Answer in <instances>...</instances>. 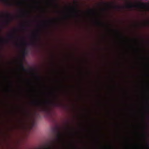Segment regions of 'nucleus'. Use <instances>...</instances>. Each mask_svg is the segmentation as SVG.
I'll use <instances>...</instances> for the list:
<instances>
[{
	"label": "nucleus",
	"mask_w": 149,
	"mask_h": 149,
	"mask_svg": "<svg viewBox=\"0 0 149 149\" xmlns=\"http://www.w3.org/2000/svg\"><path fill=\"white\" fill-rule=\"evenodd\" d=\"M125 8H126L132 9L133 8H139L145 9L147 11H149V3L139 2L137 4H134L130 3L126 5L125 6H116L114 8L118 9H122Z\"/></svg>",
	"instance_id": "f257e3e1"
},
{
	"label": "nucleus",
	"mask_w": 149,
	"mask_h": 149,
	"mask_svg": "<svg viewBox=\"0 0 149 149\" xmlns=\"http://www.w3.org/2000/svg\"><path fill=\"white\" fill-rule=\"evenodd\" d=\"M33 102V104L39 107L43 111H45L46 110V108L44 107L45 106L46 104H48L51 103V102L49 101L42 102L40 100H38L36 102Z\"/></svg>",
	"instance_id": "f03ea898"
},
{
	"label": "nucleus",
	"mask_w": 149,
	"mask_h": 149,
	"mask_svg": "<svg viewBox=\"0 0 149 149\" xmlns=\"http://www.w3.org/2000/svg\"><path fill=\"white\" fill-rule=\"evenodd\" d=\"M54 131L56 133V139L54 141V142H53V143H55L61 140L62 135L59 131V128L58 127L55 128L54 130Z\"/></svg>",
	"instance_id": "7ed1b4c3"
},
{
	"label": "nucleus",
	"mask_w": 149,
	"mask_h": 149,
	"mask_svg": "<svg viewBox=\"0 0 149 149\" xmlns=\"http://www.w3.org/2000/svg\"><path fill=\"white\" fill-rule=\"evenodd\" d=\"M75 6H72V8L74 13V16L76 17H79V13L81 12V11L78 9L77 8V4L76 2L74 3Z\"/></svg>",
	"instance_id": "20e7f679"
},
{
	"label": "nucleus",
	"mask_w": 149,
	"mask_h": 149,
	"mask_svg": "<svg viewBox=\"0 0 149 149\" xmlns=\"http://www.w3.org/2000/svg\"><path fill=\"white\" fill-rule=\"evenodd\" d=\"M5 15L6 17L8 19V20H6L5 22V23L6 24L8 25L10 22L13 19V17L11 14L9 13L6 14Z\"/></svg>",
	"instance_id": "39448f33"
},
{
	"label": "nucleus",
	"mask_w": 149,
	"mask_h": 149,
	"mask_svg": "<svg viewBox=\"0 0 149 149\" xmlns=\"http://www.w3.org/2000/svg\"><path fill=\"white\" fill-rule=\"evenodd\" d=\"M20 65L21 67L22 68V70L23 71H27V70L25 68V67L24 66V65L23 64L22 61H21Z\"/></svg>",
	"instance_id": "423d86ee"
},
{
	"label": "nucleus",
	"mask_w": 149,
	"mask_h": 149,
	"mask_svg": "<svg viewBox=\"0 0 149 149\" xmlns=\"http://www.w3.org/2000/svg\"><path fill=\"white\" fill-rule=\"evenodd\" d=\"M102 4L108 7H111L110 5L108 3H107L103 2L102 3V4H100V5L101 6V5H102Z\"/></svg>",
	"instance_id": "0eeeda50"
},
{
	"label": "nucleus",
	"mask_w": 149,
	"mask_h": 149,
	"mask_svg": "<svg viewBox=\"0 0 149 149\" xmlns=\"http://www.w3.org/2000/svg\"><path fill=\"white\" fill-rule=\"evenodd\" d=\"M55 106L57 107H61L62 105V104L59 102L55 103H54Z\"/></svg>",
	"instance_id": "6e6552de"
},
{
	"label": "nucleus",
	"mask_w": 149,
	"mask_h": 149,
	"mask_svg": "<svg viewBox=\"0 0 149 149\" xmlns=\"http://www.w3.org/2000/svg\"><path fill=\"white\" fill-rule=\"evenodd\" d=\"M34 37L36 39V40H38L39 39V35L38 34L36 33L34 34Z\"/></svg>",
	"instance_id": "1a4fd4ad"
},
{
	"label": "nucleus",
	"mask_w": 149,
	"mask_h": 149,
	"mask_svg": "<svg viewBox=\"0 0 149 149\" xmlns=\"http://www.w3.org/2000/svg\"><path fill=\"white\" fill-rule=\"evenodd\" d=\"M27 54V52L26 51V49H25L22 52V55L24 57Z\"/></svg>",
	"instance_id": "9d476101"
},
{
	"label": "nucleus",
	"mask_w": 149,
	"mask_h": 149,
	"mask_svg": "<svg viewBox=\"0 0 149 149\" xmlns=\"http://www.w3.org/2000/svg\"><path fill=\"white\" fill-rule=\"evenodd\" d=\"M55 147L54 146H52L51 147H47L45 149H55Z\"/></svg>",
	"instance_id": "9b49d317"
},
{
	"label": "nucleus",
	"mask_w": 149,
	"mask_h": 149,
	"mask_svg": "<svg viewBox=\"0 0 149 149\" xmlns=\"http://www.w3.org/2000/svg\"><path fill=\"white\" fill-rule=\"evenodd\" d=\"M8 37L9 39H12L14 38V36L12 34H10L8 36Z\"/></svg>",
	"instance_id": "f8f14e48"
},
{
	"label": "nucleus",
	"mask_w": 149,
	"mask_h": 149,
	"mask_svg": "<svg viewBox=\"0 0 149 149\" xmlns=\"http://www.w3.org/2000/svg\"><path fill=\"white\" fill-rule=\"evenodd\" d=\"M97 24H98V25H104V24L103 23L101 22L98 21L97 22Z\"/></svg>",
	"instance_id": "ddd939ff"
},
{
	"label": "nucleus",
	"mask_w": 149,
	"mask_h": 149,
	"mask_svg": "<svg viewBox=\"0 0 149 149\" xmlns=\"http://www.w3.org/2000/svg\"><path fill=\"white\" fill-rule=\"evenodd\" d=\"M147 109H148V113H149V104H148V107H147Z\"/></svg>",
	"instance_id": "4468645a"
},
{
	"label": "nucleus",
	"mask_w": 149,
	"mask_h": 149,
	"mask_svg": "<svg viewBox=\"0 0 149 149\" xmlns=\"http://www.w3.org/2000/svg\"><path fill=\"white\" fill-rule=\"evenodd\" d=\"M55 100H58V97H57V96H55Z\"/></svg>",
	"instance_id": "2eb2a0df"
},
{
	"label": "nucleus",
	"mask_w": 149,
	"mask_h": 149,
	"mask_svg": "<svg viewBox=\"0 0 149 149\" xmlns=\"http://www.w3.org/2000/svg\"><path fill=\"white\" fill-rule=\"evenodd\" d=\"M36 77H37V78H38V79H40V78L39 76H37Z\"/></svg>",
	"instance_id": "dca6fc26"
},
{
	"label": "nucleus",
	"mask_w": 149,
	"mask_h": 149,
	"mask_svg": "<svg viewBox=\"0 0 149 149\" xmlns=\"http://www.w3.org/2000/svg\"><path fill=\"white\" fill-rule=\"evenodd\" d=\"M67 128H68V130H71V128H70V127H67Z\"/></svg>",
	"instance_id": "f3484780"
},
{
	"label": "nucleus",
	"mask_w": 149,
	"mask_h": 149,
	"mask_svg": "<svg viewBox=\"0 0 149 149\" xmlns=\"http://www.w3.org/2000/svg\"><path fill=\"white\" fill-rule=\"evenodd\" d=\"M22 26L23 27H24V28L25 27V26L24 25V24H22Z\"/></svg>",
	"instance_id": "a211bd4d"
},
{
	"label": "nucleus",
	"mask_w": 149,
	"mask_h": 149,
	"mask_svg": "<svg viewBox=\"0 0 149 149\" xmlns=\"http://www.w3.org/2000/svg\"><path fill=\"white\" fill-rule=\"evenodd\" d=\"M24 112L25 113H28V112H27V111H26V110H25V111H24Z\"/></svg>",
	"instance_id": "6ab92c4d"
},
{
	"label": "nucleus",
	"mask_w": 149,
	"mask_h": 149,
	"mask_svg": "<svg viewBox=\"0 0 149 149\" xmlns=\"http://www.w3.org/2000/svg\"><path fill=\"white\" fill-rule=\"evenodd\" d=\"M5 42L6 43H8V40H5Z\"/></svg>",
	"instance_id": "aec40b11"
},
{
	"label": "nucleus",
	"mask_w": 149,
	"mask_h": 149,
	"mask_svg": "<svg viewBox=\"0 0 149 149\" xmlns=\"http://www.w3.org/2000/svg\"><path fill=\"white\" fill-rule=\"evenodd\" d=\"M56 7H58V5L57 4H56Z\"/></svg>",
	"instance_id": "412c9836"
},
{
	"label": "nucleus",
	"mask_w": 149,
	"mask_h": 149,
	"mask_svg": "<svg viewBox=\"0 0 149 149\" xmlns=\"http://www.w3.org/2000/svg\"><path fill=\"white\" fill-rule=\"evenodd\" d=\"M32 44L33 45H35V43L34 42H33L32 43Z\"/></svg>",
	"instance_id": "4be33fe9"
},
{
	"label": "nucleus",
	"mask_w": 149,
	"mask_h": 149,
	"mask_svg": "<svg viewBox=\"0 0 149 149\" xmlns=\"http://www.w3.org/2000/svg\"><path fill=\"white\" fill-rule=\"evenodd\" d=\"M147 118H148V119H149V115H148L147 116Z\"/></svg>",
	"instance_id": "5701e85b"
},
{
	"label": "nucleus",
	"mask_w": 149,
	"mask_h": 149,
	"mask_svg": "<svg viewBox=\"0 0 149 149\" xmlns=\"http://www.w3.org/2000/svg\"><path fill=\"white\" fill-rule=\"evenodd\" d=\"M8 5H9V6H11V5H12V4H11V3H8Z\"/></svg>",
	"instance_id": "b1692460"
},
{
	"label": "nucleus",
	"mask_w": 149,
	"mask_h": 149,
	"mask_svg": "<svg viewBox=\"0 0 149 149\" xmlns=\"http://www.w3.org/2000/svg\"><path fill=\"white\" fill-rule=\"evenodd\" d=\"M23 44L24 45H26V44H27L25 42H24L23 43Z\"/></svg>",
	"instance_id": "393cba45"
},
{
	"label": "nucleus",
	"mask_w": 149,
	"mask_h": 149,
	"mask_svg": "<svg viewBox=\"0 0 149 149\" xmlns=\"http://www.w3.org/2000/svg\"><path fill=\"white\" fill-rule=\"evenodd\" d=\"M116 31L117 32V33H119V32H118V31H117V30H116Z\"/></svg>",
	"instance_id": "a878e982"
},
{
	"label": "nucleus",
	"mask_w": 149,
	"mask_h": 149,
	"mask_svg": "<svg viewBox=\"0 0 149 149\" xmlns=\"http://www.w3.org/2000/svg\"><path fill=\"white\" fill-rule=\"evenodd\" d=\"M16 31V29H15V30H14V32H15V31Z\"/></svg>",
	"instance_id": "bb28decb"
},
{
	"label": "nucleus",
	"mask_w": 149,
	"mask_h": 149,
	"mask_svg": "<svg viewBox=\"0 0 149 149\" xmlns=\"http://www.w3.org/2000/svg\"><path fill=\"white\" fill-rule=\"evenodd\" d=\"M102 10H105V9H104V8H103V9H102Z\"/></svg>",
	"instance_id": "cd10ccee"
},
{
	"label": "nucleus",
	"mask_w": 149,
	"mask_h": 149,
	"mask_svg": "<svg viewBox=\"0 0 149 149\" xmlns=\"http://www.w3.org/2000/svg\"><path fill=\"white\" fill-rule=\"evenodd\" d=\"M147 24H149V22H148Z\"/></svg>",
	"instance_id": "c85d7f7f"
},
{
	"label": "nucleus",
	"mask_w": 149,
	"mask_h": 149,
	"mask_svg": "<svg viewBox=\"0 0 149 149\" xmlns=\"http://www.w3.org/2000/svg\"><path fill=\"white\" fill-rule=\"evenodd\" d=\"M121 37H122V38H123V37L122 36H121Z\"/></svg>",
	"instance_id": "c756f323"
},
{
	"label": "nucleus",
	"mask_w": 149,
	"mask_h": 149,
	"mask_svg": "<svg viewBox=\"0 0 149 149\" xmlns=\"http://www.w3.org/2000/svg\"><path fill=\"white\" fill-rule=\"evenodd\" d=\"M1 41L0 40V44L1 43Z\"/></svg>",
	"instance_id": "7c9ffc66"
},
{
	"label": "nucleus",
	"mask_w": 149,
	"mask_h": 149,
	"mask_svg": "<svg viewBox=\"0 0 149 149\" xmlns=\"http://www.w3.org/2000/svg\"><path fill=\"white\" fill-rule=\"evenodd\" d=\"M91 11H93L92 10H91Z\"/></svg>",
	"instance_id": "2f4dec72"
},
{
	"label": "nucleus",
	"mask_w": 149,
	"mask_h": 149,
	"mask_svg": "<svg viewBox=\"0 0 149 149\" xmlns=\"http://www.w3.org/2000/svg\"><path fill=\"white\" fill-rule=\"evenodd\" d=\"M17 45H18V44L17 43Z\"/></svg>",
	"instance_id": "473e14b6"
}]
</instances>
